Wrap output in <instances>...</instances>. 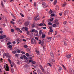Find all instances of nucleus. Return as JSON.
Masks as SVG:
<instances>
[{
	"mask_svg": "<svg viewBox=\"0 0 74 74\" xmlns=\"http://www.w3.org/2000/svg\"><path fill=\"white\" fill-rule=\"evenodd\" d=\"M32 61L33 60H29V63H30V62H32Z\"/></svg>",
	"mask_w": 74,
	"mask_h": 74,
	"instance_id": "obj_56",
	"label": "nucleus"
},
{
	"mask_svg": "<svg viewBox=\"0 0 74 74\" xmlns=\"http://www.w3.org/2000/svg\"><path fill=\"white\" fill-rule=\"evenodd\" d=\"M59 14L60 16H62V13H60Z\"/></svg>",
	"mask_w": 74,
	"mask_h": 74,
	"instance_id": "obj_64",
	"label": "nucleus"
},
{
	"mask_svg": "<svg viewBox=\"0 0 74 74\" xmlns=\"http://www.w3.org/2000/svg\"><path fill=\"white\" fill-rule=\"evenodd\" d=\"M26 23H27L28 25H29V23H30V22L29 21H27Z\"/></svg>",
	"mask_w": 74,
	"mask_h": 74,
	"instance_id": "obj_57",
	"label": "nucleus"
},
{
	"mask_svg": "<svg viewBox=\"0 0 74 74\" xmlns=\"http://www.w3.org/2000/svg\"><path fill=\"white\" fill-rule=\"evenodd\" d=\"M66 57L67 58L69 59V58H71V54H69L68 55L66 56Z\"/></svg>",
	"mask_w": 74,
	"mask_h": 74,
	"instance_id": "obj_8",
	"label": "nucleus"
},
{
	"mask_svg": "<svg viewBox=\"0 0 74 74\" xmlns=\"http://www.w3.org/2000/svg\"><path fill=\"white\" fill-rule=\"evenodd\" d=\"M54 22L55 24H56L57 25H59V23L58 22V20L57 19H56L55 21H54Z\"/></svg>",
	"mask_w": 74,
	"mask_h": 74,
	"instance_id": "obj_4",
	"label": "nucleus"
},
{
	"mask_svg": "<svg viewBox=\"0 0 74 74\" xmlns=\"http://www.w3.org/2000/svg\"><path fill=\"white\" fill-rule=\"evenodd\" d=\"M23 47L24 48H27L28 47L27 45H24Z\"/></svg>",
	"mask_w": 74,
	"mask_h": 74,
	"instance_id": "obj_27",
	"label": "nucleus"
},
{
	"mask_svg": "<svg viewBox=\"0 0 74 74\" xmlns=\"http://www.w3.org/2000/svg\"><path fill=\"white\" fill-rule=\"evenodd\" d=\"M27 52H29L30 51V49H27Z\"/></svg>",
	"mask_w": 74,
	"mask_h": 74,
	"instance_id": "obj_29",
	"label": "nucleus"
},
{
	"mask_svg": "<svg viewBox=\"0 0 74 74\" xmlns=\"http://www.w3.org/2000/svg\"><path fill=\"white\" fill-rule=\"evenodd\" d=\"M9 62L10 64H11V63H12V62H11V60H10V59H8Z\"/></svg>",
	"mask_w": 74,
	"mask_h": 74,
	"instance_id": "obj_30",
	"label": "nucleus"
},
{
	"mask_svg": "<svg viewBox=\"0 0 74 74\" xmlns=\"http://www.w3.org/2000/svg\"><path fill=\"white\" fill-rule=\"evenodd\" d=\"M61 70H62V68H61V67L59 68L58 69V71H61Z\"/></svg>",
	"mask_w": 74,
	"mask_h": 74,
	"instance_id": "obj_40",
	"label": "nucleus"
},
{
	"mask_svg": "<svg viewBox=\"0 0 74 74\" xmlns=\"http://www.w3.org/2000/svg\"><path fill=\"white\" fill-rule=\"evenodd\" d=\"M35 40H37V41H38V37H36L35 38Z\"/></svg>",
	"mask_w": 74,
	"mask_h": 74,
	"instance_id": "obj_48",
	"label": "nucleus"
},
{
	"mask_svg": "<svg viewBox=\"0 0 74 74\" xmlns=\"http://www.w3.org/2000/svg\"><path fill=\"white\" fill-rule=\"evenodd\" d=\"M12 53H13V54H15V53H16V51L14 50V51H12Z\"/></svg>",
	"mask_w": 74,
	"mask_h": 74,
	"instance_id": "obj_12",
	"label": "nucleus"
},
{
	"mask_svg": "<svg viewBox=\"0 0 74 74\" xmlns=\"http://www.w3.org/2000/svg\"><path fill=\"white\" fill-rule=\"evenodd\" d=\"M20 14L21 16H22V17H24V15H23V14H22V13H20Z\"/></svg>",
	"mask_w": 74,
	"mask_h": 74,
	"instance_id": "obj_25",
	"label": "nucleus"
},
{
	"mask_svg": "<svg viewBox=\"0 0 74 74\" xmlns=\"http://www.w3.org/2000/svg\"><path fill=\"white\" fill-rule=\"evenodd\" d=\"M10 44H11V42H9L7 44V45H10Z\"/></svg>",
	"mask_w": 74,
	"mask_h": 74,
	"instance_id": "obj_44",
	"label": "nucleus"
},
{
	"mask_svg": "<svg viewBox=\"0 0 74 74\" xmlns=\"http://www.w3.org/2000/svg\"><path fill=\"white\" fill-rule=\"evenodd\" d=\"M20 58V59H23V56H21Z\"/></svg>",
	"mask_w": 74,
	"mask_h": 74,
	"instance_id": "obj_45",
	"label": "nucleus"
},
{
	"mask_svg": "<svg viewBox=\"0 0 74 74\" xmlns=\"http://www.w3.org/2000/svg\"><path fill=\"white\" fill-rule=\"evenodd\" d=\"M48 24L49 25H52V23L49 22Z\"/></svg>",
	"mask_w": 74,
	"mask_h": 74,
	"instance_id": "obj_38",
	"label": "nucleus"
},
{
	"mask_svg": "<svg viewBox=\"0 0 74 74\" xmlns=\"http://www.w3.org/2000/svg\"><path fill=\"white\" fill-rule=\"evenodd\" d=\"M39 34V35H41L42 34V30H40Z\"/></svg>",
	"mask_w": 74,
	"mask_h": 74,
	"instance_id": "obj_15",
	"label": "nucleus"
},
{
	"mask_svg": "<svg viewBox=\"0 0 74 74\" xmlns=\"http://www.w3.org/2000/svg\"><path fill=\"white\" fill-rule=\"evenodd\" d=\"M51 16H55V14H52L51 15Z\"/></svg>",
	"mask_w": 74,
	"mask_h": 74,
	"instance_id": "obj_60",
	"label": "nucleus"
},
{
	"mask_svg": "<svg viewBox=\"0 0 74 74\" xmlns=\"http://www.w3.org/2000/svg\"><path fill=\"white\" fill-rule=\"evenodd\" d=\"M45 34H42V38H44L45 37Z\"/></svg>",
	"mask_w": 74,
	"mask_h": 74,
	"instance_id": "obj_18",
	"label": "nucleus"
},
{
	"mask_svg": "<svg viewBox=\"0 0 74 74\" xmlns=\"http://www.w3.org/2000/svg\"><path fill=\"white\" fill-rule=\"evenodd\" d=\"M40 69H41L42 72H44V69L43 68V67H42V68H40Z\"/></svg>",
	"mask_w": 74,
	"mask_h": 74,
	"instance_id": "obj_22",
	"label": "nucleus"
},
{
	"mask_svg": "<svg viewBox=\"0 0 74 74\" xmlns=\"http://www.w3.org/2000/svg\"><path fill=\"white\" fill-rule=\"evenodd\" d=\"M36 61H32V64H36Z\"/></svg>",
	"mask_w": 74,
	"mask_h": 74,
	"instance_id": "obj_31",
	"label": "nucleus"
},
{
	"mask_svg": "<svg viewBox=\"0 0 74 74\" xmlns=\"http://www.w3.org/2000/svg\"><path fill=\"white\" fill-rule=\"evenodd\" d=\"M36 52L38 55H40V52H39V51L36 50Z\"/></svg>",
	"mask_w": 74,
	"mask_h": 74,
	"instance_id": "obj_13",
	"label": "nucleus"
},
{
	"mask_svg": "<svg viewBox=\"0 0 74 74\" xmlns=\"http://www.w3.org/2000/svg\"><path fill=\"white\" fill-rule=\"evenodd\" d=\"M48 13L50 14H52V10H51V9L49 11V12Z\"/></svg>",
	"mask_w": 74,
	"mask_h": 74,
	"instance_id": "obj_19",
	"label": "nucleus"
},
{
	"mask_svg": "<svg viewBox=\"0 0 74 74\" xmlns=\"http://www.w3.org/2000/svg\"><path fill=\"white\" fill-rule=\"evenodd\" d=\"M66 3L63 4L62 5V7H65V6H66Z\"/></svg>",
	"mask_w": 74,
	"mask_h": 74,
	"instance_id": "obj_34",
	"label": "nucleus"
},
{
	"mask_svg": "<svg viewBox=\"0 0 74 74\" xmlns=\"http://www.w3.org/2000/svg\"><path fill=\"white\" fill-rule=\"evenodd\" d=\"M25 29L26 32H27V31H28V28L27 27H25Z\"/></svg>",
	"mask_w": 74,
	"mask_h": 74,
	"instance_id": "obj_21",
	"label": "nucleus"
},
{
	"mask_svg": "<svg viewBox=\"0 0 74 74\" xmlns=\"http://www.w3.org/2000/svg\"><path fill=\"white\" fill-rule=\"evenodd\" d=\"M34 40V38H32V39H31V41H33Z\"/></svg>",
	"mask_w": 74,
	"mask_h": 74,
	"instance_id": "obj_59",
	"label": "nucleus"
},
{
	"mask_svg": "<svg viewBox=\"0 0 74 74\" xmlns=\"http://www.w3.org/2000/svg\"><path fill=\"white\" fill-rule=\"evenodd\" d=\"M39 67L40 68V69H41V68H42V65H40L39 66Z\"/></svg>",
	"mask_w": 74,
	"mask_h": 74,
	"instance_id": "obj_61",
	"label": "nucleus"
},
{
	"mask_svg": "<svg viewBox=\"0 0 74 74\" xmlns=\"http://www.w3.org/2000/svg\"><path fill=\"white\" fill-rule=\"evenodd\" d=\"M34 6H35V7H36V2H34Z\"/></svg>",
	"mask_w": 74,
	"mask_h": 74,
	"instance_id": "obj_52",
	"label": "nucleus"
},
{
	"mask_svg": "<svg viewBox=\"0 0 74 74\" xmlns=\"http://www.w3.org/2000/svg\"><path fill=\"white\" fill-rule=\"evenodd\" d=\"M68 12H69V11L67 10L65 11L64 12V14L66 15V14H67Z\"/></svg>",
	"mask_w": 74,
	"mask_h": 74,
	"instance_id": "obj_11",
	"label": "nucleus"
},
{
	"mask_svg": "<svg viewBox=\"0 0 74 74\" xmlns=\"http://www.w3.org/2000/svg\"><path fill=\"white\" fill-rule=\"evenodd\" d=\"M70 73L71 74H74V71L73 69L72 68H71L70 69Z\"/></svg>",
	"mask_w": 74,
	"mask_h": 74,
	"instance_id": "obj_6",
	"label": "nucleus"
},
{
	"mask_svg": "<svg viewBox=\"0 0 74 74\" xmlns=\"http://www.w3.org/2000/svg\"><path fill=\"white\" fill-rule=\"evenodd\" d=\"M12 45H9L8 46V48H10V50H12Z\"/></svg>",
	"mask_w": 74,
	"mask_h": 74,
	"instance_id": "obj_16",
	"label": "nucleus"
},
{
	"mask_svg": "<svg viewBox=\"0 0 74 74\" xmlns=\"http://www.w3.org/2000/svg\"><path fill=\"white\" fill-rule=\"evenodd\" d=\"M34 26H35V25H34V24L33 23L32 25V27H34Z\"/></svg>",
	"mask_w": 74,
	"mask_h": 74,
	"instance_id": "obj_54",
	"label": "nucleus"
},
{
	"mask_svg": "<svg viewBox=\"0 0 74 74\" xmlns=\"http://www.w3.org/2000/svg\"><path fill=\"white\" fill-rule=\"evenodd\" d=\"M43 7H44V8H47V7H48V5L45 4V5H43Z\"/></svg>",
	"mask_w": 74,
	"mask_h": 74,
	"instance_id": "obj_17",
	"label": "nucleus"
},
{
	"mask_svg": "<svg viewBox=\"0 0 74 74\" xmlns=\"http://www.w3.org/2000/svg\"><path fill=\"white\" fill-rule=\"evenodd\" d=\"M38 18L37 16H35V17L34 18V20H35V21H36V18Z\"/></svg>",
	"mask_w": 74,
	"mask_h": 74,
	"instance_id": "obj_63",
	"label": "nucleus"
},
{
	"mask_svg": "<svg viewBox=\"0 0 74 74\" xmlns=\"http://www.w3.org/2000/svg\"><path fill=\"white\" fill-rule=\"evenodd\" d=\"M48 64H49L50 67H51L52 66V64H51V63H48Z\"/></svg>",
	"mask_w": 74,
	"mask_h": 74,
	"instance_id": "obj_33",
	"label": "nucleus"
},
{
	"mask_svg": "<svg viewBox=\"0 0 74 74\" xmlns=\"http://www.w3.org/2000/svg\"><path fill=\"white\" fill-rule=\"evenodd\" d=\"M49 29H50L49 32H50L51 33H52L53 32V29H52V27H49Z\"/></svg>",
	"mask_w": 74,
	"mask_h": 74,
	"instance_id": "obj_7",
	"label": "nucleus"
},
{
	"mask_svg": "<svg viewBox=\"0 0 74 74\" xmlns=\"http://www.w3.org/2000/svg\"><path fill=\"white\" fill-rule=\"evenodd\" d=\"M24 58V59H27V57H26V56L25 55H24L23 56Z\"/></svg>",
	"mask_w": 74,
	"mask_h": 74,
	"instance_id": "obj_24",
	"label": "nucleus"
},
{
	"mask_svg": "<svg viewBox=\"0 0 74 74\" xmlns=\"http://www.w3.org/2000/svg\"><path fill=\"white\" fill-rule=\"evenodd\" d=\"M20 30V29H19L18 28H17L16 29V30H17V31L18 30Z\"/></svg>",
	"mask_w": 74,
	"mask_h": 74,
	"instance_id": "obj_47",
	"label": "nucleus"
},
{
	"mask_svg": "<svg viewBox=\"0 0 74 74\" xmlns=\"http://www.w3.org/2000/svg\"><path fill=\"white\" fill-rule=\"evenodd\" d=\"M31 32H33V33H38V31L37 30H35V29H34L32 30H31L30 31Z\"/></svg>",
	"mask_w": 74,
	"mask_h": 74,
	"instance_id": "obj_3",
	"label": "nucleus"
},
{
	"mask_svg": "<svg viewBox=\"0 0 74 74\" xmlns=\"http://www.w3.org/2000/svg\"><path fill=\"white\" fill-rule=\"evenodd\" d=\"M43 25V24L41 23L39 24L40 26H42Z\"/></svg>",
	"mask_w": 74,
	"mask_h": 74,
	"instance_id": "obj_49",
	"label": "nucleus"
},
{
	"mask_svg": "<svg viewBox=\"0 0 74 74\" xmlns=\"http://www.w3.org/2000/svg\"><path fill=\"white\" fill-rule=\"evenodd\" d=\"M64 43L65 45L66 46V45H67V43H66V42H64Z\"/></svg>",
	"mask_w": 74,
	"mask_h": 74,
	"instance_id": "obj_53",
	"label": "nucleus"
},
{
	"mask_svg": "<svg viewBox=\"0 0 74 74\" xmlns=\"http://www.w3.org/2000/svg\"><path fill=\"white\" fill-rule=\"evenodd\" d=\"M62 66L64 69V70H67V69H66V67H65V66L63 64H62Z\"/></svg>",
	"mask_w": 74,
	"mask_h": 74,
	"instance_id": "obj_14",
	"label": "nucleus"
},
{
	"mask_svg": "<svg viewBox=\"0 0 74 74\" xmlns=\"http://www.w3.org/2000/svg\"><path fill=\"white\" fill-rule=\"evenodd\" d=\"M17 53H20V50L19 49H17Z\"/></svg>",
	"mask_w": 74,
	"mask_h": 74,
	"instance_id": "obj_42",
	"label": "nucleus"
},
{
	"mask_svg": "<svg viewBox=\"0 0 74 74\" xmlns=\"http://www.w3.org/2000/svg\"><path fill=\"white\" fill-rule=\"evenodd\" d=\"M42 4L43 5H45V4H46V3H45V2H43L42 3Z\"/></svg>",
	"mask_w": 74,
	"mask_h": 74,
	"instance_id": "obj_23",
	"label": "nucleus"
},
{
	"mask_svg": "<svg viewBox=\"0 0 74 74\" xmlns=\"http://www.w3.org/2000/svg\"><path fill=\"white\" fill-rule=\"evenodd\" d=\"M10 23H12V25H14V24H15V23L12 21H11L10 22Z\"/></svg>",
	"mask_w": 74,
	"mask_h": 74,
	"instance_id": "obj_26",
	"label": "nucleus"
},
{
	"mask_svg": "<svg viewBox=\"0 0 74 74\" xmlns=\"http://www.w3.org/2000/svg\"><path fill=\"white\" fill-rule=\"evenodd\" d=\"M21 53H22V54H23V55H24V54H25V53L24 52H23V51H21Z\"/></svg>",
	"mask_w": 74,
	"mask_h": 74,
	"instance_id": "obj_50",
	"label": "nucleus"
},
{
	"mask_svg": "<svg viewBox=\"0 0 74 74\" xmlns=\"http://www.w3.org/2000/svg\"><path fill=\"white\" fill-rule=\"evenodd\" d=\"M6 37H7V36L5 35H4L3 36H0V39L2 40V39H3L4 38H5Z\"/></svg>",
	"mask_w": 74,
	"mask_h": 74,
	"instance_id": "obj_2",
	"label": "nucleus"
},
{
	"mask_svg": "<svg viewBox=\"0 0 74 74\" xmlns=\"http://www.w3.org/2000/svg\"><path fill=\"white\" fill-rule=\"evenodd\" d=\"M62 31L63 33H64V32H65V30H64V29H63V30H62Z\"/></svg>",
	"mask_w": 74,
	"mask_h": 74,
	"instance_id": "obj_58",
	"label": "nucleus"
},
{
	"mask_svg": "<svg viewBox=\"0 0 74 74\" xmlns=\"http://www.w3.org/2000/svg\"><path fill=\"white\" fill-rule=\"evenodd\" d=\"M52 38V37H47V39H51V38Z\"/></svg>",
	"mask_w": 74,
	"mask_h": 74,
	"instance_id": "obj_32",
	"label": "nucleus"
},
{
	"mask_svg": "<svg viewBox=\"0 0 74 74\" xmlns=\"http://www.w3.org/2000/svg\"><path fill=\"white\" fill-rule=\"evenodd\" d=\"M51 60H52L51 59H49V62L50 63H51Z\"/></svg>",
	"mask_w": 74,
	"mask_h": 74,
	"instance_id": "obj_62",
	"label": "nucleus"
},
{
	"mask_svg": "<svg viewBox=\"0 0 74 74\" xmlns=\"http://www.w3.org/2000/svg\"><path fill=\"white\" fill-rule=\"evenodd\" d=\"M52 62H53L54 63V64H55V60L54 59H53L52 60Z\"/></svg>",
	"mask_w": 74,
	"mask_h": 74,
	"instance_id": "obj_28",
	"label": "nucleus"
},
{
	"mask_svg": "<svg viewBox=\"0 0 74 74\" xmlns=\"http://www.w3.org/2000/svg\"><path fill=\"white\" fill-rule=\"evenodd\" d=\"M3 56H6L7 55V54H6V53H4L3 54Z\"/></svg>",
	"mask_w": 74,
	"mask_h": 74,
	"instance_id": "obj_35",
	"label": "nucleus"
},
{
	"mask_svg": "<svg viewBox=\"0 0 74 74\" xmlns=\"http://www.w3.org/2000/svg\"><path fill=\"white\" fill-rule=\"evenodd\" d=\"M15 56L16 57H17V58L18 57V54H15Z\"/></svg>",
	"mask_w": 74,
	"mask_h": 74,
	"instance_id": "obj_51",
	"label": "nucleus"
},
{
	"mask_svg": "<svg viewBox=\"0 0 74 74\" xmlns=\"http://www.w3.org/2000/svg\"><path fill=\"white\" fill-rule=\"evenodd\" d=\"M49 35H51V34H52V32H49L48 33Z\"/></svg>",
	"mask_w": 74,
	"mask_h": 74,
	"instance_id": "obj_46",
	"label": "nucleus"
},
{
	"mask_svg": "<svg viewBox=\"0 0 74 74\" xmlns=\"http://www.w3.org/2000/svg\"><path fill=\"white\" fill-rule=\"evenodd\" d=\"M25 26H29V24L26 22L25 23Z\"/></svg>",
	"mask_w": 74,
	"mask_h": 74,
	"instance_id": "obj_20",
	"label": "nucleus"
},
{
	"mask_svg": "<svg viewBox=\"0 0 74 74\" xmlns=\"http://www.w3.org/2000/svg\"><path fill=\"white\" fill-rule=\"evenodd\" d=\"M6 57L8 58L9 59L10 58V54H9V53H6Z\"/></svg>",
	"mask_w": 74,
	"mask_h": 74,
	"instance_id": "obj_10",
	"label": "nucleus"
},
{
	"mask_svg": "<svg viewBox=\"0 0 74 74\" xmlns=\"http://www.w3.org/2000/svg\"><path fill=\"white\" fill-rule=\"evenodd\" d=\"M53 27H56V24H53Z\"/></svg>",
	"mask_w": 74,
	"mask_h": 74,
	"instance_id": "obj_37",
	"label": "nucleus"
},
{
	"mask_svg": "<svg viewBox=\"0 0 74 74\" xmlns=\"http://www.w3.org/2000/svg\"><path fill=\"white\" fill-rule=\"evenodd\" d=\"M34 43H35V44H37V42H36V41L35 39H34Z\"/></svg>",
	"mask_w": 74,
	"mask_h": 74,
	"instance_id": "obj_41",
	"label": "nucleus"
},
{
	"mask_svg": "<svg viewBox=\"0 0 74 74\" xmlns=\"http://www.w3.org/2000/svg\"><path fill=\"white\" fill-rule=\"evenodd\" d=\"M37 71L38 74H42V72L40 69H38L37 70Z\"/></svg>",
	"mask_w": 74,
	"mask_h": 74,
	"instance_id": "obj_5",
	"label": "nucleus"
},
{
	"mask_svg": "<svg viewBox=\"0 0 74 74\" xmlns=\"http://www.w3.org/2000/svg\"><path fill=\"white\" fill-rule=\"evenodd\" d=\"M67 23V21H64L63 23V24L64 25H66Z\"/></svg>",
	"mask_w": 74,
	"mask_h": 74,
	"instance_id": "obj_43",
	"label": "nucleus"
},
{
	"mask_svg": "<svg viewBox=\"0 0 74 74\" xmlns=\"http://www.w3.org/2000/svg\"><path fill=\"white\" fill-rule=\"evenodd\" d=\"M6 65L7 66H6L7 69L5 68V65L4 66V68L6 71H9V67H8V66L7 64Z\"/></svg>",
	"mask_w": 74,
	"mask_h": 74,
	"instance_id": "obj_1",
	"label": "nucleus"
},
{
	"mask_svg": "<svg viewBox=\"0 0 74 74\" xmlns=\"http://www.w3.org/2000/svg\"><path fill=\"white\" fill-rule=\"evenodd\" d=\"M50 55L51 56V57H54V55H53V53L52 52V51H51Z\"/></svg>",
	"mask_w": 74,
	"mask_h": 74,
	"instance_id": "obj_9",
	"label": "nucleus"
},
{
	"mask_svg": "<svg viewBox=\"0 0 74 74\" xmlns=\"http://www.w3.org/2000/svg\"><path fill=\"white\" fill-rule=\"evenodd\" d=\"M11 32H14V29H11Z\"/></svg>",
	"mask_w": 74,
	"mask_h": 74,
	"instance_id": "obj_55",
	"label": "nucleus"
},
{
	"mask_svg": "<svg viewBox=\"0 0 74 74\" xmlns=\"http://www.w3.org/2000/svg\"><path fill=\"white\" fill-rule=\"evenodd\" d=\"M57 2V0H56L55 1L54 3V5H56V4Z\"/></svg>",
	"mask_w": 74,
	"mask_h": 74,
	"instance_id": "obj_36",
	"label": "nucleus"
},
{
	"mask_svg": "<svg viewBox=\"0 0 74 74\" xmlns=\"http://www.w3.org/2000/svg\"><path fill=\"white\" fill-rule=\"evenodd\" d=\"M26 56L27 57L29 56V54L28 53H26L25 54Z\"/></svg>",
	"mask_w": 74,
	"mask_h": 74,
	"instance_id": "obj_39",
	"label": "nucleus"
}]
</instances>
